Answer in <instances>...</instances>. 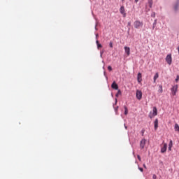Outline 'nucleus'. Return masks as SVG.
I'll use <instances>...</instances> for the list:
<instances>
[{
	"mask_svg": "<svg viewBox=\"0 0 179 179\" xmlns=\"http://www.w3.org/2000/svg\"><path fill=\"white\" fill-rule=\"evenodd\" d=\"M152 178H153V179H156V178H157V176L156 175H153V176H152Z\"/></svg>",
	"mask_w": 179,
	"mask_h": 179,
	"instance_id": "nucleus-25",
	"label": "nucleus"
},
{
	"mask_svg": "<svg viewBox=\"0 0 179 179\" xmlns=\"http://www.w3.org/2000/svg\"><path fill=\"white\" fill-rule=\"evenodd\" d=\"M111 87H112V89H114L115 90H118V85L117 84V83H115V81H114L112 83Z\"/></svg>",
	"mask_w": 179,
	"mask_h": 179,
	"instance_id": "nucleus-11",
	"label": "nucleus"
},
{
	"mask_svg": "<svg viewBox=\"0 0 179 179\" xmlns=\"http://www.w3.org/2000/svg\"><path fill=\"white\" fill-rule=\"evenodd\" d=\"M120 12L121 15H122L124 16V17H125V16H127V13H125V7H124V6H122L120 7Z\"/></svg>",
	"mask_w": 179,
	"mask_h": 179,
	"instance_id": "nucleus-6",
	"label": "nucleus"
},
{
	"mask_svg": "<svg viewBox=\"0 0 179 179\" xmlns=\"http://www.w3.org/2000/svg\"><path fill=\"white\" fill-rule=\"evenodd\" d=\"M155 26H156V22L153 24V29H155Z\"/></svg>",
	"mask_w": 179,
	"mask_h": 179,
	"instance_id": "nucleus-26",
	"label": "nucleus"
},
{
	"mask_svg": "<svg viewBox=\"0 0 179 179\" xmlns=\"http://www.w3.org/2000/svg\"><path fill=\"white\" fill-rule=\"evenodd\" d=\"M138 170H140V171H141V173L143 172V168H138Z\"/></svg>",
	"mask_w": 179,
	"mask_h": 179,
	"instance_id": "nucleus-23",
	"label": "nucleus"
},
{
	"mask_svg": "<svg viewBox=\"0 0 179 179\" xmlns=\"http://www.w3.org/2000/svg\"><path fill=\"white\" fill-rule=\"evenodd\" d=\"M165 59L169 65H171V62H172L171 55H168Z\"/></svg>",
	"mask_w": 179,
	"mask_h": 179,
	"instance_id": "nucleus-5",
	"label": "nucleus"
},
{
	"mask_svg": "<svg viewBox=\"0 0 179 179\" xmlns=\"http://www.w3.org/2000/svg\"><path fill=\"white\" fill-rule=\"evenodd\" d=\"M175 10H177V6H175Z\"/></svg>",
	"mask_w": 179,
	"mask_h": 179,
	"instance_id": "nucleus-32",
	"label": "nucleus"
},
{
	"mask_svg": "<svg viewBox=\"0 0 179 179\" xmlns=\"http://www.w3.org/2000/svg\"><path fill=\"white\" fill-rule=\"evenodd\" d=\"M144 132H145V131L143 130L142 131V135H143Z\"/></svg>",
	"mask_w": 179,
	"mask_h": 179,
	"instance_id": "nucleus-30",
	"label": "nucleus"
},
{
	"mask_svg": "<svg viewBox=\"0 0 179 179\" xmlns=\"http://www.w3.org/2000/svg\"><path fill=\"white\" fill-rule=\"evenodd\" d=\"M134 26L135 29H141V27H143V22L139 20H136L134 22Z\"/></svg>",
	"mask_w": 179,
	"mask_h": 179,
	"instance_id": "nucleus-1",
	"label": "nucleus"
},
{
	"mask_svg": "<svg viewBox=\"0 0 179 179\" xmlns=\"http://www.w3.org/2000/svg\"><path fill=\"white\" fill-rule=\"evenodd\" d=\"M108 71H113V68L111 67V66H108Z\"/></svg>",
	"mask_w": 179,
	"mask_h": 179,
	"instance_id": "nucleus-20",
	"label": "nucleus"
},
{
	"mask_svg": "<svg viewBox=\"0 0 179 179\" xmlns=\"http://www.w3.org/2000/svg\"><path fill=\"white\" fill-rule=\"evenodd\" d=\"M137 82L138 83H142V73H141L137 74Z\"/></svg>",
	"mask_w": 179,
	"mask_h": 179,
	"instance_id": "nucleus-9",
	"label": "nucleus"
},
{
	"mask_svg": "<svg viewBox=\"0 0 179 179\" xmlns=\"http://www.w3.org/2000/svg\"><path fill=\"white\" fill-rule=\"evenodd\" d=\"M145 145H146V140L143 138L141 141L140 147L141 148V149H143Z\"/></svg>",
	"mask_w": 179,
	"mask_h": 179,
	"instance_id": "nucleus-8",
	"label": "nucleus"
},
{
	"mask_svg": "<svg viewBox=\"0 0 179 179\" xmlns=\"http://www.w3.org/2000/svg\"><path fill=\"white\" fill-rule=\"evenodd\" d=\"M178 90V85H174L172 88H171V92H172V96H176V94H177V92Z\"/></svg>",
	"mask_w": 179,
	"mask_h": 179,
	"instance_id": "nucleus-2",
	"label": "nucleus"
},
{
	"mask_svg": "<svg viewBox=\"0 0 179 179\" xmlns=\"http://www.w3.org/2000/svg\"><path fill=\"white\" fill-rule=\"evenodd\" d=\"M137 159H138L139 162H141V156L137 155Z\"/></svg>",
	"mask_w": 179,
	"mask_h": 179,
	"instance_id": "nucleus-24",
	"label": "nucleus"
},
{
	"mask_svg": "<svg viewBox=\"0 0 179 179\" xmlns=\"http://www.w3.org/2000/svg\"><path fill=\"white\" fill-rule=\"evenodd\" d=\"M136 99L141 100L142 99V91L137 90L136 92Z\"/></svg>",
	"mask_w": 179,
	"mask_h": 179,
	"instance_id": "nucleus-4",
	"label": "nucleus"
},
{
	"mask_svg": "<svg viewBox=\"0 0 179 179\" xmlns=\"http://www.w3.org/2000/svg\"><path fill=\"white\" fill-rule=\"evenodd\" d=\"M96 43L97 45V48L99 49V48H101L103 47V45H101V44H100V43L99 42V41H96Z\"/></svg>",
	"mask_w": 179,
	"mask_h": 179,
	"instance_id": "nucleus-15",
	"label": "nucleus"
},
{
	"mask_svg": "<svg viewBox=\"0 0 179 179\" xmlns=\"http://www.w3.org/2000/svg\"><path fill=\"white\" fill-rule=\"evenodd\" d=\"M109 47H110V48H113V42H110Z\"/></svg>",
	"mask_w": 179,
	"mask_h": 179,
	"instance_id": "nucleus-21",
	"label": "nucleus"
},
{
	"mask_svg": "<svg viewBox=\"0 0 179 179\" xmlns=\"http://www.w3.org/2000/svg\"><path fill=\"white\" fill-rule=\"evenodd\" d=\"M128 26H131V22H128Z\"/></svg>",
	"mask_w": 179,
	"mask_h": 179,
	"instance_id": "nucleus-29",
	"label": "nucleus"
},
{
	"mask_svg": "<svg viewBox=\"0 0 179 179\" xmlns=\"http://www.w3.org/2000/svg\"><path fill=\"white\" fill-rule=\"evenodd\" d=\"M135 2H136V3L139 2V0H135Z\"/></svg>",
	"mask_w": 179,
	"mask_h": 179,
	"instance_id": "nucleus-28",
	"label": "nucleus"
},
{
	"mask_svg": "<svg viewBox=\"0 0 179 179\" xmlns=\"http://www.w3.org/2000/svg\"><path fill=\"white\" fill-rule=\"evenodd\" d=\"M124 48L127 57H129V55H131V48H129V47L127 46H124Z\"/></svg>",
	"mask_w": 179,
	"mask_h": 179,
	"instance_id": "nucleus-7",
	"label": "nucleus"
},
{
	"mask_svg": "<svg viewBox=\"0 0 179 179\" xmlns=\"http://www.w3.org/2000/svg\"><path fill=\"white\" fill-rule=\"evenodd\" d=\"M167 150V143H164V146L161 148L162 153H166Z\"/></svg>",
	"mask_w": 179,
	"mask_h": 179,
	"instance_id": "nucleus-10",
	"label": "nucleus"
},
{
	"mask_svg": "<svg viewBox=\"0 0 179 179\" xmlns=\"http://www.w3.org/2000/svg\"><path fill=\"white\" fill-rule=\"evenodd\" d=\"M154 127H155V131H156V129H157V128H159V120L158 119H155V120L154 122Z\"/></svg>",
	"mask_w": 179,
	"mask_h": 179,
	"instance_id": "nucleus-12",
	"label": "nucleus"
},
{
	"mask_svg": "<svg viewBox=\"0 0 179 179\" xmlns=\"http://www.w3.org/2000/svg\"><path fill=\"white\" fill-rule=\"evenodd\" d=\"M124 115H128V108H127V106H124Z\"/></svg>",
	"mask_w": 179,
	"mask_h": 179,
	"instance_id": "nucleus-17",
	"label": "nucleus"
},
{
	"mask_svg": "<svg viewBox=\"0 0 179 179\" xmlns=\"http://www.w3.org/2000/svg\"><path fill=\"white\" fill-rule=\"evenodd\" d=\"M143 167H144V169H147V167H146V164H143Z\"/></svg>",
	"mask_w": 179,
	"mask_h": 179,
	"instance_id": "nucleus-27",
	"label": "nucleus"
},
{
	"mask_svg": "<svg viewBox=\"0 0 179 179\" xmlns=\"http://www.w3.org/2000/svg\"><path fill=\"white\" fill-rule=\"evenodd\" d=\"M119 94H121V90H120L117 91V93L116 94V97H118Z\"/></svg>",
	"mask_w": 179,
	"mask_h": 179,
	"instance_id": "nucleus-19",
	"label": "nucleus"
},
{
	"mask_svg": "<svg viewBox=\"0 0 179 179\" xmlns=\"http://www.w3.org/2000/svg\"><path fill=\"white\" fill-rule=\"evenodd\" d=\"M171 148H173V140H170L169 144V152H171Z\"/></svg>",
	"mask_w": 179,
	"mask_h": 179,
	"instance_id": "nucleus-13",
	"label": "nucleus"
},
{
	"mask_svg": "<svg viewBox=\"0 0 179 179\" xmlns=\"http://www.w3.org/2000/svg\"><path fill=\"white\" fill-rule=\"evenodd\" d=\"M156 115H157V108L156 106H154L152 108V115H150L149 117L150 118H153V117H156Z\"/></svg>",
	"mask_w": 179,
	"mask_h": 179,
	"instance_id": "nucleus-3",
	"label": "nucleus"
},
{
	"mask_svg": "<svg viewBox=\"0 0 179 179\" xmlns=\"http://www.w3.org/2000/svg\"><path fill=\"white\" fill-rule=\"evenodd\" d=\"M126 129H127V127H125Z\"/></svg>",
	"mask_w": 179,
	"mask_h": 179,
	"instance_id": "nucleus-34",
	"label": "nucleus"
},
{
	"mask_svg": "<svg viewBox=\"0 0 179 179\" xmlns=\"http://www.w3.org/2000/svg\"><path fill=\"white\" fill-rule=\"evenodd\" d=\"M122 2H124L125 0H122Z\"/></svg>",
	"mask_w": 179,
	"mask_h": 179,
	"instance_id": "nucleus-33",
	"label": "nucleus"
},
{
	"mask_svg": "<svg viewBox=\"0 0 179 179\" xmlns=\"http://www.w3.org/2000/svg\"><path fill=\"white\" fill-rule=\"evenodd\" d=\"M152 16H153V17H155V13L152 14Z\"/></svg>",
	"mask_w": 179,
	"mask_h": 179,
	"instance_id": "nucleus-31",
	"label": "nucleus"
},
{
	"mask_svg": "<svg viewBox=\"0 0 179 179\" xmlns=\"http://www.w3.org/2000/svg\"><path fill=\"white\" fill-rule=\"evenodd\" d=\"M158 92H159V93H163V86H162V85L159 86Z\"/></svg>",
	"mask_w": 179,
	"mask_h": 179,
	"instance_id": "nucleus-16",
	"label": "nucleus"
},
{
	"mask_svg": "<svg viewBox=\"0 0 179 179\" xmlns=\"http://www.w3.org/2000/svg\"><path fill=\"white\" fill-rule=\"evenodd\" d=\"M148 3L150 8H152V5H153V0H148Z\"/></svg>",
	"mask_w": 179,
	"mask_h": 179,
	"instance_id": "nucleus-18",
	"label": "nucleus"
},
{
	"mask_svg": "<svg viewBox=\"0 0 179 179\" xmlns=\"http://www.w3.org/2000/svg\"><path fill=\"white\" fill-rule=\"evenodd\" d=\"M179 81V76H177V78L176 79V82H178Z\"/></svg>",
	"mask_w": 179,
	"mask_h": 179,
	"instance_id": "nucleus-22",
	"label": "nucleus"
},
{
	"mask_svg": "<svg viewBox=\"0 0 179 179\" xmlns=\"http://www.w3.org/2000/svg\"><path fill=\"white\" fill-rule=\"evenodd\" d=\"M159 78V73H156L154 76V83H156V80Z\"/></svg>",
	"mask_w": 179,
	"mask_h": 179,
	"instance_id": "nucleus-14",
	"label": "nucleus"
}]
</instances>
